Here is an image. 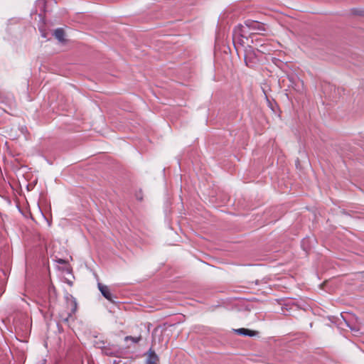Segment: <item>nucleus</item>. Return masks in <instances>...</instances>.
I'll use <instances>...</instances> for the list:
<instances>
[{"mask_svg":"<svg viewBox=\"0 0 364 364\" xmlns=\"http://www.w3.org/2000/svg\"><path fill=\"white\" fill-rule=\"evenodd\" d=\"M141 336H139V337H133L131 336H127L124 338L125 341H132L133 343H139L141 341Z\"/></svg>","mask_w":364,"mask_h":364,"instance_id":"0eeeda50","label":"nucleus"},{"mask_svg":"<svg viewBox=\"0 0 364 364\" xmlns=\"http://www.w3.org/2000/svg\"><path fill=\"white\" fill-rule=\"evenodd\" d=\"M72 304H73V312H75V310H76V308H77V304H76V302L74 301H73Z\"/></svg>","mask_w":364,"mask_h":364,"instance_id":"6e6552de","label":"nucleus"},{"mask_svg":"<svg viewBox=\"0 0 364 364\" xmlns=\"http://www.w3.org/2000/svg\"><path fill=\"white\" fill-rule=\"evenodd\" d=\"M98 288L105 298H106L109 301H114L109 287L102 284H98Z\"/></svg>","mask_w":364,"mask_h":364,"instance_id":"7ed1b4c3","label":"nucleus"},{"mask_svg":"<svg viewBox=\"0 0 364 364\" xmlns=\"http://www.w3.org/2000/svg\"><path fill=\"white\" fill-rule=\"evenodd\" d=\"M245 28L250 32V34L260 33L266 30L263 23L249 19L245 21L244 25H238L237 28H235V31L238 32L241 36L244 37L247 33Z\"/></svg>","mask_w":364,"mask_h":364,"instance_id":"f257e3e1","label":"nucleus"},{"mask_svg":"<svg viewBox=\"0 0 364 364\" xmlns=\"http://www.w3.org/2000/svg\"><path fill=\"white\" fill-rule=\"evenodd\" d=\"M54 36L58 41L63 43L65 42V32L63 28H57L54 31Z\"/></svg>","mask_w":364,"mask_h":364,"instance_id":"423d86ee","label":"nucleus"},{"mask_svg":"<svg viewBox=\"0 0 364 364\" xmlns=\"http://www.w3.org/2000/svg\"><path fill=\"white\" fill-rule=\"evenodd\" d=\"M257 52L263 53V51L255 50L252 47L249 46L245 50V63L249 68H254L259 61V56Z\"/></svg>","mask_w":364,"mask_h":364,"instance_id":"f03ea898","label":"nucleus"},{"mask_svg":"<svg viewBox=\"0 0 364 364\" xmlns=\"http://www.w3.org/2000/svg\"><path fill=\"white\" fill-rule=\"evenodd\" d=\"M235 332L238 335L248 336H254L257 333L256 331H251L250 329L244 328H238V329L235 330Z\"/></svg>","mask_w":364,"mask_h":364,"instance_id":"39448f33","label":"nucleus"},{"mask_svg":"<svg viewBox=\"0 0 364 364\" xmlns=\"http://www.w3.org/2000/svg\"><path fill=\"white\" fill-rule=\"evenodd\" d=\"M159 362V357L151 348L148 351L147 364H157Z\"/></svg>","mask_w":364,"mask_h":364,"instance_id":"20e7f679","label":"nucleus"}]
</instances>
